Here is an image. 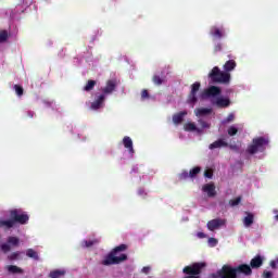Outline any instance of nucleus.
<instances>
[{
    "label": "nucleus",
    "mask_w": 278,
    "mask_h": 278,
    "mask_svg": "<svg viewBox=\"0 0 278 278\" xmlns=\"http://www.w3.org/2000/svg\"><path fill=\"white\" fill-rule=\"evenodd\" d=\"M128 247L125 243H122L115 247L101 262L102 266H114L116 264H123V262H127V254H121L124 251H127Z\"/></svg>",
    "instance_id": "f257e3e1"
},
{
    "label": "nucleus",
    "mask_w": 278,
    "mask_h": 278,
    "mask_svg": "<svg viewBox=\"0 0 278 278\" xmlns=\"http://www.w3.org/2000/svg\"><path fill=\"white\" fill-rule=\"evenodd\" d=\"M269 140L266 137H256L252 139V143L248 146L247 153L255 155V153H263L266 151V147L269 144Z\"/></svg>",
    "instance_id": "f03ea898"
},
{
    "label": "nucleus",
    "mask_w": 278,
    "mask_h": 278,
    "mask_svg": "<svg viewBox=\"0 0 278 278\" xmlns=\"http://www.w3.org/2000/svg\"><path fill=\"white\" fill-rule=\"evenodd\" d=\"M208 79H211L213 84H229V81H231V74L222 72L218 66H215L208 73Z\"/></svg>",
    "instance_id": "7ed1b4c3"
},
{
    "label": "nucleus",
    "mask_w": 278,
    "mask_h": 278,
    "mask_svg": "<svg viewBox=\"0 0 278 278\" xmlns=\"http://www.w3.org/2000/svg\"><path fill=\"white\" fill-rule=\"evenodd\" d=\"M10 218L16 225H27L29 223V215L21 208H14L10 211Z\"/></svg>",
    "instance_id": "20e7f679"
},
{
    "label": "nucleus",
    "mask_w": 278,
    "mask_h": 278,
    "mask_svg": "<svg viewBox=\"0 0 278 278\" xmlns=\"http://www.w3.org/2000/svg\"><path fill=\"white\" fill-rule=\"evenodd\" d=\"M21 244V239L18 237H9L7 239V243H2L0 249L2 253H10L12 251V247H18Z\"/></svg>",
    "instance_id": "39448f33"
},
{
    "label": "nucleus",
    "mask_w": 278,
    "mask_h": 278,
    "mask_svg": "<svg viewBox=\"0 0 278 278\" xmlns=\"http://www.w3.org/2000/svg\"><path fill=\"white\" fill-rule=\"evenodd\" d=\"M219 276L220 278H238L236 267H232L231 265H223L219 269Z\"/></svg>",
    "instance_id": "423d86ee"
},
{
    "label": "nucleus",
    "mask_w": 278,
    "mask_h": 278,
    "mask_svg": "<svg viewBox=\"0 0 278 278\" xmlns=\"http://www.w3.org/2000/svg\"><path fill=\"white\" fill-rule=\"evenodd\" d=\"M227 225V219L225 218H215L207 222L206 227L208 231H216V229H220V227H225Z\"/></svg>",
    "instance_id": "0eeeda50"
},
{
    "label": "nucleus",
    "mask_w": 278,
    "mask_h": 278,
    "mask_svg": "<svg viewBox=\"0 0 278 278\" xmlns=\"http://www.w3.org/2000/svg\"><path fill=\"white\" fill-rule=\"evenodd\" d=\"M222 90L217 86H211L207 89L203 91L201 94L202 99H207L210 97H218L220 94Z\"/></svg>",
    "instance_id": "6e6552de"
},
{
    "label": "nucleus",
    "mask_w": 278,
    "mask_h": 278,
    "mask_svg": "<svg viewBox=\"0 0 278 278\" xmlns=\"http://www.w3.org/2000/svg\"><path fill=\"white\" fill-rule=\"evenodd\" d=\"M235 270L237 273V277L238 275H245V277H251V275H253V269L251 268V265L247 264L238 265L237 267H235Z\"/></svg>",
    "instance_id": "1a4fd4ad"
},
{
    "label": "nucleus",
    "mask_w": 278,
    "mask_h": 278,
    "mask_svg": "<svg viewBox=\"0 0 278 278\" xmlns=\"http://www.w3.org/2000/svg\"><path fill=\"white\" fill-rule=\"evenodd\" d=\"M201 89V83L195 81L193 85H191V91L189 93V103H197V93Z\"/></svg>",
    "instance_id": "9d476101"
},
{
    "label": "nucleus",
    "mask_w": 278,
    "mask_h": 278,
    "mask_svg": "<svg viewBox=\"0 0 278 278\" xmlns=\"http://www.w3.org/2000/svg\"><path fill=\"white\" fill-rule=\"evenodd\" d=\"M202 192H206L211 199L216 197V186L214 182L206 184L202 187Z\"/></svg>",
    "instance_id": "9b49d317"
},
{
    "label": "nucleus",
    "mask_w": 278,
    "mask_h": 278,
    "mask_svg": "<svg viewBox=\"0 0 278 278\" xmlns=\"http://www.w3.org/2000/svg\"><path fill=\"white\" fill-rule=\"evenodd\" d=\"M105 102V94L101 93L97 99L91 103L90 110H101L103 103Z\"/></svg>",
    "instance_id": "f8f14e48"
},
{
    "label": "nucleus",
    "mask_w": 278,
    "mask_h": 278,
    "mask_svg": "<svg viewBox=\"0 0 278 278\" xmlns=\"http://www.w3.org/2000/svg\"><path fill=\"white\" fill-rule=\"evenodd\" d=\"M223 147L227 148L229 147V143L225 139L220 138L214 141L213 143H211L208 146V149H211V151H214V149H223Z\"/></svg>",
    "instance_id": "ddd939ff"
},
{
    "label": "nucleus",
    "mask_w": 278,
    "mask_h": 278,
    "mask_svg": "<svg viewBox=\"0 0 278 278\" xmlns=\"http://www.w3.org/2000/svg\"><path fill=\"white\" fill-rule=\"evenodd\" d=\"M123 144L125 149H127V151L130 153V155H134V153H136V151L134 150V141L131 140V137L125 136L123 138Z\"/></svg>",
    "instance_id": "4468645a"
},
{
    "label": "nucleus",
    "mask_w": 278,
    "mask_h": 278,
    "mask_svg": "<svg viewBox=\"0 0 278 278\" xmlns=\"http://www.w3.org/2000/svg\"><path fill=\"white\" fill-rule=\"evenodd\" d=\"M210 36H213L215 39L220 40L225 36V30L216 26H212L210 29Z\"/></svg>",
    "instance_id": "2eb2a0df"
},
{
    "label": "nucleus",
    "mask_w": 278,
    "mask_h": 278,
    "mask_svg": "<svg viewBox=\"0 0 278 278\" xmlns=\"http://www.w3.org/2000/svg\"><path fill=\"white\" fill-rule=\"evenodd\" d=\"M114 90H116V81L108 80L106 86L102 89V94H112Z\"/></svg>",
    "instance_id": "dca6fc26"
},
{
    "label": "nucleus",
    "mask_w": 278,
    "mask_h": 278,
    "mask_svg": "<svg viewBox=\"0 0 278 278\" xmlns=\"http://www.w3.org/2000/svg\"><path fill=\"white\" fill-rule=\"evenodd\" d=\"M213 105H216L217 108H229L231 105V100L229 98H217L215 102H213Z\"/></svg>",
    "instance_id": "f3484780"
},
{
    "label": "nucleus",
    "mask_w": 278,
    "mask_h": 278,
    "mask_svg": "<svg viewBox=\"0 0 278 278\" xmlns=\"http://www.w3.org/2000/svg\"><path fill=\"white\" fill-rule=\"evenodd\" d=\"M264 264V258L262 256L256 255L254 258L250 262L251 268H261V266Z\"/></svg>",
    "instance_id": "a211bd4d"
},
{
    "label": "nucleus",
    "mask_w": 278,
    "mask_h": 278,
    "mask_svg": "<svg viewBox=\"0 0 278 278\" xmlns=\"http://www.w3.org/2000/svg\"><path fill=\"white\" fill-rule=\"evenodd\" d=\"M26 255L30 258L34 260L35 262H40V255H38V252L34 249H27L26 250Z\"/></svg>",
    "instance_id": "6ab92c4d"
},
{
    "label": "nucleus",
    "mask_w": 278,
    "mask_h": 278,
    "mask_svg": "<svg viewBox=\"0 0 278 278\" xmlns=\"http://www.w3.org/2000/svg\"><path fill=\"white\" fill-rule=\"evenodd\" d=\"M184 129L186 131H197L198 134H201V129H199L197 127V124L192 123V122H189V123H186L184 124Z\"/></svg>",
    "instance_id": "aec40b11"
},
{
    "label": "nucleus",
    "mask_w": 278,
    "mask_h": 278,
    "mask_svg": "<svg viewBox=\"0 0 278 278\" xmlns=\"http://www.w3.org/2000/svg\"><path fill=\"white\" fill-rule=\"evenodd\" d=\"M14 219H12V217L10 219L3 220L0 219V227L4 228V229H12V227H14Z\"/></svg>",
    "instance_id": "412c9836"
},
{
    "label": "nucleus",
    "mask_w": 278,
    "mask_h": 278,
    "mask_svg": "<svg viewBox=\"0 0 278 278\" xmlns=\"http://www.w3.org/2000/svg\"><path fill=\"white\" fill-rule=\"evenodd\" d=\"M7 270L12 273V275H23V268L16 266V265H9L7 267Z\"/></svg>",
    "instance_id": "4be33fe9"
},
{
    "label": "nucleus",
    "mask_w": 278,
    "mask_h": 278,
    "mask_svg": "<svg viewBox=\"0 0 278 278\" xmlns=\"http://www.w3.org/2000/svg\"><path fill=\"white\" fill-rule=\"evenodd\" d=\"M237 64L235 60H228L225 64H224V71H226V73H229L231 71H233V68H236Z\"/></svg>",
    "instance_id": "5701e85b"
},
{
    "label": "nucleus",
    "mask_w": 278,
    "mask_h": 278,
    "mask_svg": "<svg viewBox=\"0 0 278 278\" xmlns=\"http://www.w3.org/2000/svg\"><path fill=\"white\" fill-rule=\"evenodd\" d=\"M188 116V111L179 112L175 115V125L184 123V117Z\"/></svg>",
    "instance_id": "b1692460"
},
{
    "label": "nucleus",
    "mask_w": 278,
    "mask_h": 278,
    "mask_svg": "<svg viewBox=\"0 0 278 278\" xmlns=\"http://www.w3.org/2000/svg\"><path fill=\"white\" fill-rule=\"evenodd\" d=\"M212 114V109L200 108L195 110V116H207Z\"/></svg>",
    "instance_id": "393cba45"
},
{
    "label": "nucleus",
    "mask_w": 278,
    "mask_h": 278,
    "mask_svg": "<svg viewBox=\"0 0 278 278\" xmlns=\"http://www.w3.org/2000/svg\"><path fill=\"white\" fill-rule=\"evenodd\" d=\"M99 242H101L99 239L84 240L83 247H85V249H90L91 247H94V244H99Z\"/></svg>",
    "instance_id": "a878e982"
},
{
    "label": "nucleus",
    "mask_w": 278,
    "mask_h": 278,
    "mask_svg": "<svg viewBox=\"0 0 278 278\" xmlns=\"http://www.w3.org/2000/svg\"><path fill=\"white\" fill-rule=\"evenodd\" d=\"M66 275L65 270H60V269H55L50 271L49 277L50 278H60V277H64Z\"/></svg>",
    "instance_id": "bb28decb"
},
{
    "label": "nucleus",
    "mask_w": 278,
    "mask_h": 278,
    "mask_svg": "<svg viewBox=\"0 0 278 278\" xmlns=\"http://www.w3.org/2000/svg\"><path fill=\"white\" fill-rule=\"evenodd\" d=\"M94 86H97V80H88L87 84L84 86L85 92H90L94 90Z\"/></svg>",
    "instance_id": "cd10ccee"
},
{
    "label": "nucleus",
    "mask_w": 278,
    "mask_h": 278,
    "mask_svg": "<svg viewBox=\"0 0 278 278\" xmlns=\"http://www.w3.org/2000/svg\"><path fill=\"white\" fill-rule=\"evenodd\" d=\"M21 255H23V252L16 251V252L11 253L8 256V260H9V262H16L17 260H21Z\"/></svg>",
    "instance_id": "c85d7f7f"
},
{
    "label": "nucleus",
    "mask_w": 278,
    "mask_h": 278,
    "mask_svg": "<svg viewBox=\"0 0 278 278\" xmlns=\"http://www.w3.org/2000/svg\"><path fill=\"white\" fill-rule=\"evenodd\" d=\"M247 214L248 216L244 217L243 224L245 227H251L254 220V216H253V213H247Z\"/></svg>",
    "instance_id": "c756f323"
},
{
    "label": "nucleus",
    "mask_w": 278,
    "mask_h": 278,
    "mask_svg": "<svg viewBox=\"0 0 278 278\" xmlns=\"http://www.w3.org/2000/svg\"><path fill=\"white\" fill-rule=\"evenodd\" d=\"M152 81L155 86H162V84H164V76L154 75Z\"/></svg>",
    "instance_id": "7c9ffc66"
},
{
    "label": "nucleus",
    "mask_w": 278,
    "mask_h": 278,
    "mask_svg": "<svg viewBox=\"0 0 278 278\" xmlns=\"http://www.w3.org/2000/svg\"><path fill=\"white\" fill-rule=\"evenodd\" d=\"M14 90L17 94V97H23L24 92H25V89H23V86L21 85H14Z\"/></svg>",
    "instance_id": "2f4dec72"
},
{
    "label": "nucleus",
    "mask_w": 278,
    "mask_h": 278,
    "mask_svg": "<svg viewBox=\"0 0 278 278\" xmlns=\"http://www.w3.org/2000/svg\"><path fill=\"white\" fill-rule=\"evenodd\" d=\"M241 201H242V197H237L236 199H232L229 201V205L231 207H236V205H240Z\"/></svg>",
    "instance_id": "473e14b6"
},
{
    "label": "nucleus",
    "mask_w": 278,
    "mask_h": 278,
    "mask_svg": "<svg viewBox=\"0 0 278 278\" xmlns=\"http://www.w3.org/2000/svg\"><path fill=\"white\" fill-rule=\"evenodd\" d=\"M199 173H201V167H193L189 172V177H194V176L199 175Z\"/></svg>",
    "instance_id": "72a5a7b5"
},
{
    "label": "nucleus",
    "mask_w": 278,
    "mask_h": 278,
    "mask_svg": "<svg viewBox=\"0 0 278 278\" xmlns=\"http://www.w3.org/2000/svg\"><path fill=\"white\" fill-rule=\"evenodd\" d=\"M8 40V30H0V42H5Z\"/></svg>",
    "instance_id": "f704fd0d"
},
{
    "label": "nucleus",
    "mask_w": 278,
    "mask_h": 278,
    "mask_svg": "<svg viewBox=\"0 0 278 278\" xmlns=\"http://www.w3.org/2000/svg\"><path fill=\"white\" fill-rule=\"evenodd\" d=\"M227 131L228 136H236L238 134V129L236 128V126H230Z\"/></svg>",
    "instance_id": "c9c22d12"
},
{
    "label": "nucleus",
    "mask_w": 278,
    "mask_h": 278,
    "mask_svg": "<svg viewBox=\"0 0 278 278\" xmlns=\"http://www.w3.org/2000/svg\"><path fill=\"white\" fill-rule=\"evenodd\" d=\"M236 119V115H233V113H230L227 118L224 119V123H233V121Z\"/></svg>",
    "instance_id": "e433bc0d"
},
{
    "label": "nucleus",
    "mask_w": 278,
    "mask_h": 278,
    "mask_svg": "<svg viewBox=\"0 0 278 278\" xmlns=\"http://www.w3.org/2000/svg\"><path fill=\"white\" fill-rule=\"evenodd\" d=\"M199 124L201 125L202 129H210V124L207 122L200 119Z\"/></svg>",
    "instance_id": "4c0bfd02"
},
{
    "label": "nucleus",
    "mask_w": 278,
    "mask_h": 278,
    "mask_svg": "<svg viewBox=\"0 0 278 278\" xmlns=\"http://www.w3.org/2000/svg\"><path fill=\"white\" fill-rule=\"evenodd\" d=\"M208 244H210V247H216V244H218V239L208 238Z\"/></svg>",
    "instance_id": "58836bf2"
},
{
    "label": "nucleus",
    "mask_w": 278,
    "mask_h": 278,
    "mask_svg": "<svg viewBox=\"0 0 278 278\" xmlns=\"http://www.w3.org/2000/svg\"><path fill=\"white\" fill-rule=\"evenodd\" d=\"M219 51H223V43H216L214 46V53H218Z\"/></svg>",
    "instance_id": "ea45409f"
},
{
    "label": "nucleus",
    "mask_w": 278,
    "mask_h": 278,
    "mask_svg": "<svg viewBox=\"0 0 278 278\" xmlns=\"http://www.w3.org/2000/svg\"><path fill=\"white\" fill-rule=\"evenodd\" d=\"M204 177H207V179H212V177H214V173L210 169H206L204 172Z\"/></svg>",
    "instance_id": "a19ab883"
},
{
    "label": "nucleus",
    "mask_w": 278,
    "mask_h": 278,
    "mask_svg": "<svg viewBox=\"0 0 278 278\" xmlns=\"http://www.w3.org/2000/svg\"><path fill=\"white\" fill-rule=\"evenodd\" d=\"M141 99H149V90H147V89H143L142 91H141Z\"/></svg>",
    "instance_id": "79ce46f5"
},
{
    "label": "nucleus",
    "mask_w": 278,
    "mask_h": 278,
    "mask_svg": "<svg viewBox=\"0 0 278 278\" xmlns=\"http://www.w3.org/2000/svg\"><path fill=\"white\" fill-rule=\"evenodd\" d=\"M263 278H273V271L264 270Z\"/></svg>",
    "instance_id": "37998d69"
},
{
    "label": "nucleus",
    "mask_w": 278,
    "mask_h": 278,
    "mask_svg": "<svg viewBox=\"0 0 278 278\" xmlns=\"http://www.w3.org/2000/svg\"><path fill=\"white\" fill-rule=\"evenodd\" d=\"M228 149H230V151H240V148L238 147V146H236V144H229L228 143Z\"/></svg>",
    "instance_id": "c03bdc74"
},
{
    "label": "nucleus",
    "mask_w": 278,
    "mask_h": 278,
    "mask_svg": "<svg viewBox=\"0 0 278 278\" xmlns=\"http://www.w3.org/2000/svg\"><path fill=\"white\" fill-rule=\"evenodd\" d=\"M150 271H151V267H149V266H144V267L141 269V273H143L144 275H149Z\"/></svg>",
    "instance_id": "a18cd8bd"
},
{
    "label": "nucleus",
    "mask_w": 278,
    "mask_h": 278,
    "mask_svg": "<svg viewBox=\"0 0 278 278\" xmlns=\"http://www.w3.org/2000/svg\"><path fill=\"white\" fill-rule=\"evenodd\" d=\"M211 278H220V269L211 275Z\"/></svg>",
    "instance_id": "49530a36"
},
{
    "label": "nucleus",
    "mask_w": 278,
    "mask_h": 278,
    "mask_svg": "<svg viewBox=\"0 0 278 278\" xmlns=\"http://www.w3.org/2000/svg\"><path fill=\"white\" fill-rule=\"evenodd\" d=\"M138 194L139 197H147V192L144 191V189H139Z\"/></svg>",
    "instance_id": "de8ad7c7"
},
{
    "label": "nucleus",
    "mask_w": 278,
    "mask_h": 278,
    "mask_svg": "<svg viewBox=\"0 0 278 278\" xmlns=\"http://www.w3.org/2000/svg\"><path fill=\"white\" fill-rule=\"evenodd\" d=\"M270 266L271 268H277V262L276 261H270Z\"/></svg>",
    "instance_id": "09e8293b"
},
{
    "label": "nucleus",
    "mask_w": 278,
    "mask_h": 278,
    "mask_svg": "<svg viewBox=\"0 0 278 278\" xmlns=\"http://www.w3.org/2000/svg\"><path fill=\"white\" fill-rule=\"evenodd\" d=\"M198 238H206L205 232H198Z\"/></svg>",
    "instance_id": "8fccbe9b"
},
{
    "label": "nucleus",
    "mask_w": 278,
    "mask_h": 278,
    "mask_svg": "<svg viewBox=\"0 0 278 278\" xmlns=\"http://www.w3.org/2000/svg\"><path fill=\"white\" fill-rule=\"evenodd\" d=\"M29 118H34V112H28Z\"/></svg>",
    "instance_id": "3c124183"
},
{
    "label": "nucleus",
    "mask_w": 278,
    "mask_h": 278,
    "mask_svg": "<svg viewBox=\"0 0 278 278\" xmlns=\"http://www.w3.org/2000/svg\"><path fill=\"white\" fill-rule=\"evenodd\" d=\"M172 121H173V123H175V115L172 116Z\"/></svg>",
    "instance_id": "603ef678"
},
{
    "label": "nucleus",
    "mask_w": 278,
    "mask_h": 278,
    "mask_svg": "<svg viewBox=\"0 0 278 278\" xmlns=\"http://www.w3.org/2000/svg\"><path fill=\"white\" fill-rule=\"evenodd\" d=\"M276 220H278V215L275 216Z\"/></svg>",
    "instance_id": "864d4df0"
},
{
    "label": "nucleus",
    "mask_w": 278,
    "mask_h": 278,
    "mask_svg": "<svg viewBox=\"0 0 278 278\" xmlns=\"http://www.w3.org/2000/svg\"><path fill=\"white\" fill-rule=\"evenodd\" d=\"M275 262H276V264H278V258Z\"/></svg>",
    "instance_id": "5fc2aeb1"
}]
</instances>
